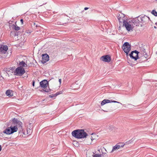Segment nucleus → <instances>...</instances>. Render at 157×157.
Here are the masks:
<instances>
[{
	"label": "nucleus",
	"instance_id": "obj_1",
	"mask_svg": "<svg viewBox=\"0 0 157 157\" xmlns=\"http://www.w3.org/2000/svg\"><path fill=\"white\" fill-rule=\"evenodd\" d=\"M135 19L131 21H124L123 25L124 26L126 30L128 32H132L135 26H138L137 23L135 21Z\"/></svg>",
	"mask_w": 157,
	"mask_h": 157
},
{
	"label": "nucleus",
	"instance_id": "obj_2",
	"mask_svg": "<svg viewBox=\"0 0 157 157\" xmlns=\"http://www.w3.org/2000/svg\"><path fill=\"white\" fill-rule=\"evenodd\" d=\"M73 136L77 138H81L86 137L87 133L83 130H76L73 131L72 132Z\"/></svg>",
	"mask_w": 157,
	"mask_h": 157
},
{
	"label": "nucleus",
	"instance_id": "obj_3",
	"mask_svg": "<svg viewBox=\"0 0 157 157\" xmlns=\"http://www.w3.org/2000/svg\"><path fill=\"white\" fill-rule=\"evenodd\" d=\"M135 21L137 23V25H139V23L140 22L143 23H147L149 21L150 18H149L146 16H141L135 18Z\"/></svg>",
	"mask_w": 157,
	"mask_h": 157
},
{
	"label": "nucleus",
	"instance_id": "obj_4",
	"mask_svg": "<svg viewBox=\"0 0 157 157\" xmlns=\"http://www.w3.org/2000/svg\"><path fill=\"white\" fill-rule=\"evenodd\" d=\"M122 49L128 56V52L131 49V46L128 42H125L123 45Z\"/></svg>",
	"mask_w": 157,
	"mask_h": 157
},
{
	"label": "nucleus",
	"instance_id": "obj_5",
	"mask_svg": "<svg viewBox=\"0 0 157 157\" xmlns=\"http://www.w3.org/2000/svg\"><path fill=\"white\" fill-rule=\"evenodd\" d=\"M25 72L24 68L21 67H17L14 72L15 75L18 76L22 75Z\"/></svg>",
	"mask_w": 157,
	"mask_h": 157
},
{
	"label": "nucleus",
	"instance_id": "obj_6",
	"mask_svg": "<svg viewBox=\"0 0 157 157\" xmlns=\"http://www.w3.org/2000/svg\"><path fill=\"white\" fill-rule=\"evenodd\" d=\"M141 54L140 52H138L136 51H132L131 53L129 54L130 57L133 59H134L135 60H136L137 59L139 58V56H140Z\"/></svg>",
	"mask_w": 157,
	"mask_h": 157
},
{
	"label": "nucleus",
	"instance_id": "obj_7",
	"mask_svg": "<svg viewBox=\"0 0 157 157\" xmlns=\"http://www.w3.org/2000/svg\"><path fill=\"white\" fill-rule=\"evenodd\" d=\"M95 135H93L91 137H86L85 139V143L87 145H90L91 144L92 141H96V139L94 138Z\"/></svg>",
	"mask_w": 157,
	"mask_h": 157
},
{
	"label": "nucleus",
	"instance_id": "obj_8",
	"mask_svg": "<svg viewBox=\"0 0 157 157\" xmlns=\"http://www.w3.org/2000/svg\"><path fill=\"white\" fill-rule=\"evenodd\" d=\"M22 123L21 122H18L16 124V125L15 126L11 125L10 126L11 128V132L12 133H13L14 132H16L18 130V126H21V127Z\"/></svg>",
	"mask_w": 157,
	"mask_h": 157
},
{
	"label": "nucleus",
	"instance_id": "obj_9",
	"mask_svg": "<svg viewBox=\"0 0 157 157\" xmlns=\"http://www.w3.org/2000/svg\"><path fill=\"white\" fill-rule=\"evenodd\" d=\"M8 47L6 45H2L0 47V52L2 54H7Z\"/></svg>",
	"mask_w": 157,
	"mask_h": 157
},
{
	"label": "nucleus",
	"instance_id": "obj_10",
	"mask_svg": "<svg viewBox=\"0 0 157 157\" xmlns=\"http://www.w3.org/2000/svg\"><path fill=\"white\" fill-rule=\"evenodd\" d=\"M28 64L29 63L28 62L27 60H26V61H22L19 62V67H21L24 68L27 67L28 66H29V65Z\"/></svg>",
	"mask_w": 157,
	"mask_h": 157
},
{
	"label": "nucleus",
	"instance_id": "obj_11",
	"mask_svg": "<svg viewBox=\"0 0 157 157\" xmlns=\"http://www.w3.org/2000/svg\"><path fill=\"white\" fill-rule=\"evenodd\" d=\"M40 86L44 88H45L47 87L48 85V81L46 80H44L40 82Z\"/></svg>",
	"mask_w": 157,
	"mask_h": 157
},
{
	"label": "nucleus",
	"instance_id": "obj_12",
	"mask_svg": "<svg viewBox=\"0 0 157 157\" xmlns=\"http://www.w3.org/2000/svg\"><path fill=\"white\" fill-rule=\"evenodd\" d=\"M49 60V57L48 55L45 54L43 55L41 62L43 63H44Z\"/></svg>",
	"mask_w": 157,
	"mask_h": 157
},
{
	"label": "nucleus",
	"instance_id": "obj_13",
	"mask_svg": "<svg viewBox=\"0 0 157 157\" xmlns=\"http://www.w3.org/2000/svg\"><path fill=\"white\" fill-rule=\"evenodd\" d=\"M101 59L103 61L109 62L111 60V58L109 55H106L101 57Z\"/></svg>",
	"mask_w": 157,
	"mask_h": 157
},
{
	"label": "nucleus",
	"instance_id": "obj_14",
	"mask_svg": "<svg viewBox=\"0 0 157 157\" xmlns=\"http://www.w3.org/2000/svg\"><path fill=\"white\" fill-rule=\"evenodd\" d=\"M110 102H114V103H120L121 104V103H120L119 102L116 101H111V100H109V99H104L103 101H102L101 103V105H104L106 103H110Z\"/></svg>",
	"mask_w": 157,
	"mask_h": 157
},
{
	"label": "nucleus",
	"instance_id": "obj_15",
	"mask_svg": "<svg viewBox=\"0 0 157 157\" xmlns=\"http://www.w3.org/2000/svg\"><path fill=\"white\" fill-rule=\"evenodd\" d=\"M141 54H140V56H141V59H143V61L145 60L146 58L147 57V53L145 52V50L144 49L143 52H141Z\"/></svg>",
	"mask_w": 157,
	"mask_h": 157
},
{
	"label": "nucleus",
	"instance_id": "obj_16",
	"mask_svg": "<svg viewBox=\"0 0 157 157\" xmlns=\"http://www.w3.org/2000/svg\"><path fill=\"white\" fill-rule=\"evenodd\" d=\"M124 146V144H121V145L119 144L116 145L114 146L113 148L112 151L111 152V153L113 152V151L118 150L121 147H123Z\"/></svg>",
	"mask_w": 157,
	"mask_h": 157
},
{
	"label": "nucleus",
	"instance_id": "obj_17",
	"mask_svg": "<svg viewBox=\"0 0 157 157\" xmlns=\"http://www.w3.org/2000/svg\"><path fill=\"white\" fill-rule=\"evenodd\" d=\"M11 131V128L10 127L7 128L3 132L5 133L6 134H7L10 135L12 134Z\"/></svg>",
	"mask_w": 157,
	"mask_h": 157
},
{
	"label": "nucleus",
	"instance_id": "obj_18",
	"mask_svg": "<svg viewBox=\"0 0 157 157\" xmlns=\"http://www.w3.org/2000/svg\"><path fill=\"white\" fill-rule=\"evenodd\" d=\"M6 94L7 96L10 97L13 96V92L10 90H7L6 92Z\"/></svg>",
	"mask_w": 157,
	"mask_h": 157
},
{
	"label": "nucleus",
	"instance_id": "obj_19",
	"mask_svg": "<svg viewBox=\"0 0 157 157\" xmlns=\"http://www.w3.org/2000/svg\"><path fill=\"white\" fill-rule=\"evenodd\" d=\"M13 28L15 30H16V31H18L20 29V27L17 25H13Z\"/></svg>",
	"mask_w": 157,
	"mask_h": 157
},
{
	"label": "nucleus",
	"instance_id": "obj_20",
	"mask_svg": "<svg viewBox=\"0 0 157 157\" xmlns=\"http://www.w3.org/2000/svg\"><path fill=\"white\" fill-rule=\"evenodd\" d=\"M73 144L75 147H78L79 146L78 143L76 141H73Z\"/></svg>",
	"mask_w": 157,
	"mask_h": 157
},
{
	"label": "nucleus",
	"instance_id": "obj_21",
	"mask_svg": "<svg viewBox=\"0 0 157 157\" xmlns=\"http://www.w3.org/2000/svg\"><path fill=\"white\" fill-rule=\"evenodd\" d=\"M151 13L155 16H157V12L155 10H152L151 12Z\"/></svg>",
	"mask_w": 157,
	"mask_h": 157
},
{
	"label": "nucleus",
	"instance_id": "obj_22",
	"mask_svg": "<svg viewBox=\"0 0 157 157\" xmlns=\"http://www.w3.org/2000/svg\"><path fill=\"white\" fill-rule=\"evenodd\" d=\"M27 132H28L27 134H28V136H29L32 133V130L31 129H29V130H27Z\"/></svg>",
	"mask_w": 157,
	"mask_h": 157
},
{
	"label": "nucleus",
	"instance_id": "obj_23",
	"mask_svg": "<svg viewBox=\"0 0 157 157\" xmlns=\"http://www.w3.org/2000/svg\"><path fill=\"white\" fill-rule=\"evenodd\" d=\"M117 18H118V20L119 21V22H122V21L123 22V21H124L123 20V19L121 17H120L119 16V17H118Z\"/></svg>",
	"mask_w": 157,
	"mask_h": 157
},
{
	"label": "nucleus",
	"instance_id": "obj_24",
	"mask_svg": "<svg viewBox=\"0 0 157 157\" xmlns=\"http://www.w3.org/2000/svg\"><path fill=\"white\" fill-rule=\"evenodd\" d=\"M58 94H51V95H49V97L50 98H53V97H55Z\"/></svg>",
	"mask_w": 157,
	"mask_h": 157
},
{
	"label": "nucleus",
	"instance_id": "obj_25",
	"mask_svg": "<svg viewBox=\"0 0 157 157\" xmlns=\"http://www.w3.org/2000/svg\"><path fill=\"white\" fill-rule=\"evenodd\" d=\"M93 157H101V154H96Z\"/></svg>",
	"mask_w": 157,
	"mask_h": 157
},
{
	"label": "nucleus",
	"instance_id": "obj_26",
	"mask_svg": "<svg viewBox=\"0 0 157 157\" xmlns=\"http://www.w3.org/2000/svg\"><path fill=\"white\" fill-rule=\"evenodd\" d=\"M102 155L103 156H105V157H107L108 156L107 155L106 152L102 153Z\"/></svg>",
	"mask_w": 157,
	"mask_h": 157
},
{
	"label": "nucleus",
	"instance_id": "obj_27",
	"mask_svg": "<svg viewBox=\"0 0 157 157\" xmlns=\"http://www.w3.org/2000/svg\"><path fill=\"white\" fill-rule=\"evenodd\" d=\"M110 129H111V130H112L113 129H115L116 128L115 127L111 126V127H110Z\"/></svg>",
	"mask_w": 157,
	"mask_h": 157
},
{
	"label": "nucleus",
	"instance_id": "obj_28",
	"mask_svg": "<svg viewBox=\"0 0 157 157\" xmlns=\"http://www.w3.org/2000/svg\"><path fill=\"white\" fill-rule=\"evenodd\" d=\"M34 25L36 27H37V25L35 23H33Z\"/></svg>",
	"mask_w": 157,
	"mask_h": 157
},
{
	"label": "nucleus",
	"instance_id": "obj_29",
	"mask_svg": "<svg viewBox=\"0 0 157 157\" xmlns=\"http://www.w3.org/2000/svg\"><path fill=\"white\" fill-rule=\"evenodd\" d=\"M20 21H21V23L22 24H23V20L22 19H21L20 20Z\"/></svg>",
	"mask_w": 157,
	"mask_h": 157
},
{
	"label": "nucleus",
	"instance_id": "obj_30",
	"mask_svg": "<svg viewBox=\"0 0 157 157\" xmlns=\"http://www.w3.org/2000/svg\"><path fill=\"white\" fill-rule=\"evenodd\" d=\"M33 86H34V84H35V82L34 81H33Z\"/></svg>",
	"mask_w": 157,
	"mask_h": 157
},
{
	"label": "nucleus",
	"instance_id": "obj_31",
	"mask_svg": "<svg viewBox=\"0 0 157 157\" xmlns=\"http://www.w3.org/2000/svg\"><path fill=\"white\" fill-rule=\"evenodd\" d=\"M49 90L47 89L46 90H45L44 91L46 92H48L49 91Z\"/></svg>",
	"mask_w": 157,
	"mask_h": 157
},
{
	"label": "nucleus",
	"instance_id": "obj_32",
	"mask_svg": "<svg viewBox=\"0 0 157 157\" xmlns=\"http://www.w3.org/2000/svg\"><path fill=\"white\" fill-rule=\"evenodd\" d=\"M59 82L60 84H61V79H59Z\"/></svg>",
	"mask_w": 157,
	"mask_h": 157
},
{
	"label": "nucleus",
	"instance_id": "obj_33",
	"mask_svg": "<svg viewBox=\"0 0 157 157\" xmlns=\"http://www.w3.org/2000/svg\"><path fill=\"white\" fill-rule=\"evenodd\" d=\"M88 9H89V8L88 7H85L84 8V10H88Z\"/></svg>",
	"mask_w": 157,
	"mask_h": 157
},
{
	"label": "nucleus",
	"instance_id": "obj_34",
	"mask_svg": "<svg viewBox=\"0 0 157 157\" xmlns=\"http://www.w3.org/2000/svg\"><path fill=\"white\" fill-rule=\"evenodd\" d=\"M2 150V147L0 145V151H1Z\"/></svg>",
	"mask_w": 157,
	"mask_h": 157
},
{
	"label": "nucleus",
	"instance_id": "obj_35",
	"mask_svg": "<svg viewBox=\"0 0 157 157\" xmlns=\"http://www.w3.org/2000/svg\"><path fill=\"white\" fill-rule=\"evenodd\" d=\"M104 150L106 152L107 151L106 150L105 148H103V149L102 150Z\"/></svg>",
	"mask_w": 157,
	"mask_h": 157
},
{
	"label": "nucleus",
	"instance_id": "obj_36",
	"mask_svg": "<svg viewBox=\"0 0 157 157\" xmlns=\"http://www.w3.org/2000/svg\"><path fill=\"white\" fill-rule=\"evenodd\" d=\"M86 155H87V157H89V156H88V153L86 154Z\"/></svg>",
	"mask_w": 157,
	"mask_h": 157
},
{
	"label": "nucleus",
	"instance_id": "obj_37",
	"mask_svg": "<svg viewBox=\"0 0 157 157\" xmlns=\"http://www.w3.org/2000/svg\"><path fill=\"white\" fill-rule=\"evenodd\" d=\"M155 1L157 3V0H155Z\"/></svg>",
	"mask_w": 157,
	"mask_h": 157
},
{
	"label": "nucleus",
	"instance_id": "obj_38",
	"mask_svg": "<svg viewBox=\"0 0 157 157\" xmlns=\"http://www.w3.org/2000/svg\"><path fill=\"white\" fill-rule=\"evenodd\" d=\"M16 121V120L15 119H14V120H13V121Z\"/></svg>",
	"mask_w": 157,
	"mask_h": 157
}]
</instances>
